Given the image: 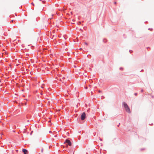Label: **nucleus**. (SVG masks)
I'll list each match as a JSON object with an SVG mask.
<instances>
[{"label":"nucleus","instance_id":"obj_1","mask_svg":"<svg viewBox=\"0 0 154 154\" xmlns=\"http://www.w3.org/2000/svg\"><path fill=\"white\" fill-rule=\"evenodd\" d=\"M122 104L126 112L128 113H131L130 109L127 104L125 102H124Z\"/></svg>","mask_w":154,"mask_h":154},{"label":"nucleus","instance_id":"obj_2","mask_svg":"<svg viewBox=\"0 0 154 154\" xmlns=\"http://www.w3.org/2000/svg\"><path fill=\"white\" fill-rule=\"evenodd\" d=\"M86 118V113L84 112L82 113L81 116V120L83 121Z\"/></svg>","mask_w":154,"mask_h":154},{"label":"nucleus","instance_id":"obj_3","mask_svg":"<svg viewBox=\"0 0 154 154\" xmlns=\"http://www.w3.org/2000/svg\"><path fill=\"white\" fill-rule=\"evenodd\" d=\"M64 143H66L67 145L70 146L72 145V143L68 139L66 140Z\"/></svg>","mask_w":154,"mask_h":154},{"label":"nucleus","instance_id":"obj_4","mask_svg":"<svg viewBox=\"0 0 154 154\" xmlns=\"http://www.w3.org/2000/svg\"><path fill=\"white\" fill-rule=\"evenodd\" d=\"M22 152L24 154H28V151L26 149H22Z\"/></svg>","mask_w":154,"mask_h":154},{"label":"nucleus","instance_id":"obj_5","mask_svg":"<svg viewBox=\"0 0 154 154\" xmlns=\"http://www.w3.org/2000/svg\"><path fill=\"white\" fill-rule=\"evenodd\" d=\"M103 42H104L105 43H106L107 42V40L106 38H104L103 39Z\"/></svg>","mask_w":154,"mask_h":154},{"label":"nucleus","instance_id":"obj_6","mask_svg":"<svg viewBox=\"0 0 154 154\" xmlns=\"http://www.w3.org/2000/svg\"><path fill=\"white\" fill-rule=\"evenodd\" d=\"M119 69L121 70H123V68L122 67H120L119 68Z\"/></svg>","mask_w":154,"mask_h":154},{"label":"nucleus","instance_id":"obj_7","mask_svg":"<svg viewBox=\"0 0 154 154\" xmlns=\"http://www.w3.org/2000/svg\"><path fill=\"white\" fill-rule=\"evenodd\" d=\"M87 57L88 58H90V57H91V55H90V54H88V55H87Z\"/></svg>","mask_w":154,"mask_h":154},{"label":"nucleus","instance_id":"obj_8","mask_svg":"<svg viewBox=\"0 0 154 154\" xmlns=\"http://www.w3.org/2000/svg\"><path fill=\"white\" fill-rule=\"evenodd\" d=\"M134 95H135V96H137V93H134Z\"/></svg>","mask_w":154,"mask_h":154},{"label":"nucleus","instance_id":"obj_9","mask_svg":"<svg viewBox=\"0 0 154 154\" xmlns=\"http://www.w3.org/2000/svg\"><path fill=\"white\" fill-rule=\"evenodd\" d=\"M133 52V51L132 50H129V52H130V53H131L132 52Z\"/></svg>","mask_w":154,"mask_h":154},{"label":"nucleus","instance_id":"obj_10","mask_svg":"<svg viewBox=\"0 0 154 154\" xmlns=\"http://www.w3.org/2000/svg\"><path fill=\"white\" fill-rule=\"evenodd\" d=\"M146 48L148 50L149 49H150V48L149 47H146Z\"/></svg>","mask_w":154,"mask_h":154},{"label":"nucleus","instance_id":"obj_11","mask_svg":"<svg viewBox=\"0 0 154 154\" xmlns=\"http://www.w3.org/2000/svg\"><path fill=\"white\" fill-rule=\"evenodd\" d=\"M98 92L99 93H100L101 92H102V91H101L100 90H99L98 91Z\"/></svg>","mask_w":154,"mask_h":154},{"label":"nucleus","instance_id":"obj_12","mask_svg":"<svg viewBox=\"0 0 154 154\" xmlns=\"http://www.w3.org/2000/svg\"><path fill=\"white\" fill-rule=\"evenodd\" d=\"M144 149H144V148L141 149H140V150H141V151H142V150H144Z\"/></svg>","mask_w":154,"mask_h":154},{"label":"nucleus","instance_id":"obj_13","mask_svg":"<svg viewBox=\"0 0 154 154\" xmlns=\"http://www.w3.org/2000/svg\"><path fill=\"white\" fill-rule=\"evenodd\" d=\"M143 89L141 90V92H143Z\"/></svg>","mask_w":154,"mask_h":154},{"label":"nucleus","instance_id":"obj_14","mask_svg":"<svg viewBox=\"0 0 154 154\" xmlns=\"http://www.w3.org/2000/svg\"><path fill=\"white\" fill-rule=\"evenodd\" d=\"M31 4H32V5H33L34 6V3H33V2L32 3H31Z\"/></svg>","mask_w":154,"mask_h":154},{"label":"nucleus","instance_id":"obj_15","mask_svg":"<svg viewBox=\"0 0 154 154\" xmlns=\"http://www.w3.org/2000/svg\"><path fill=\"white\" fill-rule=\"evenodd\" d=\"M85 44L86 45H88V43H86V42H85Z\"/></svg>","mask_w":154,"mask_h":154},{"label":"nucleus","instance_id":"obj_16","mask_svg":"<svg viewBox=\"0 0 154 154\" xmlns=\"http://www.w3.org/2000/svg\"><path fill=\"white\" fill-rule=\"evenodd\" d=\"M40 94L42 95H43V93H42V92H41L40 93Z\"/></svg>","mask_w":154,"mask_h":154},{"label":"nucleus","instance_id":"obj_17","mask_svg":"<svg viewBox=\"0 0 154 154\" xmlns=\"http://www.w3.org/2000/svg\"><path fill=\"white\" fill-rule=\"evenodd\" d=\"M152 28H149L148 29V30H152Z\"/></svg>","mask_w":154,"mask_h":154},{"label":"nucleus","instance_id":"obj_18","mask_svg":"<svg viewBox=\"0 0 154 154\" xmlns=\"http://www.w3.org/2000/svg\"><path fill=\"white\" fill-rule=\"evenodd\" d=\"M144 71V70L143 69H142L140 72H143Z\"/></svg>","mask_w":154,"mask_h":154},{"label":"nucleus","instance_id":"obj_19","mask_svg":"<svg viewBox=\"0 0 154 154\" xmlns=\"http://www.w3.org/2000/svg\"><path fill=\"white\" fill-rule=\"evenodd\" d=\"M49 133H52V132H51V131H49Z\"/></svg>","mask_w":154,"mask_h":154},{"label":"nucleus","instance_id":"obj_20","mask_svg":"<svg viewBox=\"0 0 154 154\" xmlns=\"http://www.w3.org/2000/svg\"><path fill=\"white\" fill-rule=\"evenodd\" d=\"M116 3H117V2H114V4H116Z\"/></svg>","mask_w":154,"mask_h":154},{"label":"nucleus","instance_id":"obj_21","mask_svg":"<svg viewBox=\"0 0 154 154\" xmlns=\"http://www.w3.org/2000/svg\"><path fill=\"white\" fill-rule=\"evenodd\" d=\"M104 98V96H102L101 99H103V98Z\"/></svg>","mask_w":154,"mask_h":154},{"label":"nucleus","instance_id":"obj_22","mask_svg":"<svg viewBox=\"0 0 154 154\" xmlns=\"http://www.w3.org/2000/svg\"><path fill=\"white\" fill-rule=\"evenodd\" d=\"M43 149H42V150H41V152H43Z\"/></svg>","mask_w":154,"mask_h":154},{"label":"nucleus","instance_id":"obj_23","mask_svg":"<svg viewBox=\"0 0 154 154\" xmlns=\"http://www.w3.org/2000/svg\"><path fill=\"white\" fill-rule=\"evenodd\" d=\"M45 1H42V2L43 3H44V2H45Z\"/></svg>","mask_w":154,"mask_h":154},{"label":"nucleus","instance_id":"obj_24","mask_svg":"<svg viewBox=\"0 0 154 154\" xmlns=\"http://www.w3.org/2000/svg\"><path fill=\"white\" fill-rule=\"evenodd\" d=\"M149 125H153V123H152L151 124H149Z\"/></svg>","mask_w":154,"mask_h":154},{"label":"nucleus","instance_id":"obj_25","mask_svg":"<svg viewBox=\"0 0 154 154\" xmlns=\"http://www.w3.org/2000/svg\"><path fill=\"white\" fill-rule=\"evenodd\" d=\"M33 131H32V132H31L30 133V134L31 135L32 134V132Z\"/></svg>","mask_w":154,"mask_h":154},{"label":"nucleus","instance_id":"obj_26","mask_svg":"<svg viewBox=\"0 0 154 154\" xmlns=\"http://www.w3.org/2000/svg\"><path fill=\"white\" fill-rule=\"evenodd\" d=\"M80 123H83V122H80Z\"/></svg>","mask_w":154,"mask_h":154},{"label":"nucleus","instance_id":"obj_27","mask_svg":"<svg viewBox=\"0 0 154 154\" xmlns=\"http://www.w3.org/2000/svg\"><path fill=\"white\" fill-rule=\"evenodd\" d=\"M120 123H119V125H117L118 127H119V125H120Z\"/></svg>","mask_w":154,"mask_h":154},{"label":"nucleus","instance_id":"obj_28","mask_svg":"<svg viewBox=\"0 0 154 154\" xmlns=\"http://www.w3.org/2000/svg\"><path fill=\"white\" fill-rule=\"evenodd\" d=\"M147 21L145 22V23H147Z\"/></svg>","mask_w":154,"mask_h":154},{"label":"nucleus","instance_id":"obj_29","mask_svg":"<svg viewBox=\"0 0 154 154\" xmlns=\"http://www.w3.org/2000/svg\"><path fill=\"white\" fill-rule=\"evenodd\" d=\"M56 137V135H55V136H54V137Z\"/></svg>","mask_w":154,"mask_h":154},{"label":"nucleus","instance_id":"obj_30","mask_svg":"<svg viewBox=\"0 0 154 154\" xmlns=\"http://www.w3.org/2000/svg\"><path fill=\"white\" fill-rule=\"evenodd\" d=\"M100 140L101 141H102V140L101 139H100Z\"/></svg>","mask_w":154,"mask_h":154},{"label":"nucleus","instance_id":"obj_31","mask_svg":"<svg viewBox=\"0 0 154 154\" xmlns=\"http://www.w3.org/2000/svg\"><path fill=\"white\" fill-rule=\"evenodd\" d=\"M80 29L82 31H83V30H82V29Z\"/></svg>","mask_w":154,"mask_h":154},{"label":"nucleus","instance_id":"obj_32","mask_svg":"<svg viewBox=\"0 0 154 154\" xmlns=\"http://www.w3.org/2000/svg\"><path fill=\"white\" fill-rule=\"evenodd\" d=\"M39 0L40 1H42V0Z\"/></svg>","mask_w":154,"mask_h":154},{"label":"nucleus","instance_id":"obj_33","mask_svg":"<svg viewBox=\"0 0 154 154\" xmlns=\"http://www.w3.org/2000/svg\"><path fill=\"white\" fill-rule=\"evenodd\" d=\"M86 154H88V153H86Z\"/></svg>","mask_w":154,"mask_h":154}]
</instances>
